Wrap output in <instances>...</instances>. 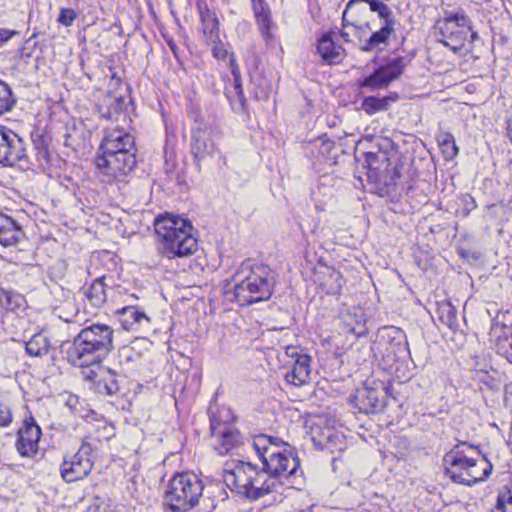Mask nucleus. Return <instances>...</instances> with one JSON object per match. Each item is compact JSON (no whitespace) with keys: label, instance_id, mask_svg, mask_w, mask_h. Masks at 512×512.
I'll return each mask as SVG.
<instances>
[{"label":"nucleus","instance_id":"f3484780","mask_svg":"<svg viewBox=\"0 0 512 512\" xmlns=\"http://www.w3.org/2000/svg\"><path fill=\"white\" fill-rule=\"evenodd\" d=\"M117 314L122 327L127 331L146 332L151 329V318L138 306H125Z\"/></svg>","mask_w":512,"mask_h":512},{"label":"nucleus","instance_id":"6e6d98bb","mask_svg":"<svg viewBox=\"0 0 512 512\" xmlns=\"http://www.w3.org/2000/svg\"><path fill=\"white\" fill-rule=\"evenodd\" d=\"M351 28H343L340 32L341 37L344 39L345 42H351Z\"/></svg>","mask_w":512,"mask_h":512},{"label":"nucleus","instance_id":"8fccbe9b","mask_svg":"<svg viewBox=\"0 0 512 512\" xmlns=\"http://www.w3.org/2000/svg\"><path fill=\"white\" fill-rule=\"evenodd\" d=\"M212 53L213 56L217 59H225L228 55L227 50L224 48L222 44H219L218 41L215 43H212Z\"/></svg>","mask_w":512,"mask_h":512},{"label":"nucleus","instance_id":"5701e85b","mask_svg":"<svg viewBox=\"0 0 512 512\" xmlns=\"http://www.w3.org/2000/svg\"><path fill=\"white\" fill-rule=\"evenodd\" d=\"M108 87L106 103L109 107V112L107 116L111 117L113 113H118L122 109L126 98L127 86L123 83L122 79L113 72Z\"/></svg>","mask_w":512,"mask_h":512},{"label":"nucleus","instance_id":"2f4dec72","mask_svg":"<svg viewBox=\"0 0 512 512\" xmlns=\"http://www.w3.org/2000/svg\"><path fill=\"white\" fill-rule=\"evenodd\" d=\"M200 18L206 41L208 43L219 41V21L216 14L206 7L201 9Z\"/></svg>","mask_w":512,"mask_h":512},{"label":"nucleus","instance_id":"603ef678","mask_svg":"<svg viewBox=\"0 0 512 512\" xmlns=\"http://www.w3.org/2000/svg\"><path fill=\"white\" fill-rule=\"evenodd\" d=\"M165 166L166 171H171L175 168V162L172 160V152L169 153L168 150H165Z\"/></svg>","mask_w":512,"mask_h":512},{"label":"nucleus","instance_id":"13d9d810","mask_svg":"<svg viewBox=\"0 0 512 512\" xmlns=\"http://www.w3.org/2000/svg\"><path fill=\"white\" fill-rule=\"evenodd\" d=\"M507 132H508V135L512 141V118L509 119L508 123H507Z\"/></svg>","mask_w":512,"mask_h":512},{"label":"nucleus","instance_id":"e433bc0d","mask_svg":"<svg viewBox=\"0 0 512 512\" xmlns=\"http://www.w3.org/2000/svg\"><path fill=\"white\" fill-rule=\"evenodd\" d=\"M41 436L40 427L35 423L33 417L25 419L23 426L18 431V439L31 443L38 442Z\"/></svg>","mask_w":512,"mask_h":512},{"label":"nucleus","instance_id":"5fc2aeb1","mask_svg":"<svg viewBox=\"0 0 512 512\" xmlns=\"http://www.w3.org/2000/svg\"><path fill=\"white\" fill-rule=\"evenodd\" d=\"M333 436V431L329 428L325 429L321 435H320V439H319V442L321 443L323 440H327V441H330L331 438Z\"/></svg>","mask_w":512,"mask_h":512},{"label":"nucleus","instance_id":"4c0bfd02","mask_svg":"<svg viewBox=\"0 0 512 512\" xmlns=\"http://www.w3.org/2000/svg\"><path fill=\"white\" fill-rule=\"evenodd\" d=\"M389 107V98L383 97L378 98L369 96L364 98L362 102V109L369 115H373L377 112L387 110Z\"/></svg>","mask_w":512,"mask_h":512},{"label":"nucleus","instance_id":"20e7f679","mask_svg":"<svg viewBox=\"0 0 512 512\" xmlns=\"http://www.w3.org/2000/svg\"><path fill=\"white\" fill-rule=\"evenodd\" d=\"M233 288L226 290L228 300L249 306L268 300L276 283L275 272L265 264H243L232 277Z\"/></svg>","mask_w":512,"mask_h":512},{"label":"nucleus","instance_id":"ddd939ff","mask_svg":"<svg viewBox=\"0 0 512 512\" xmlns=\"http://www.w3.org/2000/svg\"><path fill=\"white\" fill-rule=\"evenodd\" d=\"M0 163L5 166L27 164L26 149L22 139L13 131L0 125Z\"/></svg>","mask_w":512,"mask_h":512},{"label":"nucleus","instance_id":"0e129e2a","mask_svg":"<svg viewBox=\"0 0 512 512\" xmlns=\"http://www.w3.org/2000/svg\"><path fill=\"white\" fill-rule=\"evenodd\" d=\"M399 196H400V194H393L392 201H394L396 198L398 199Z\"/></svg>","mask_w":512,"mask_h":512},{"label":"nucleus","instance_id":"e2e57ef3","mask_svg":"<svg viewBox=\"0 0 512 512\" xmlns=\"http://www.w3.org/2000/svg\"><path fill=\"white\" fill-rule=\"evenodd\" d=\"M169 46H170V48L175 52V45H174V44H172L171 42H169Z\"/></svg>","mask_w":512,"mask_h":512},{"label":"nucleus","instance_id":"393cba45","mask_svg":"<svg viewBox=\"0 0 512 512\" xmlns=\"http://www.w3.org/2000/svg\"><path fill=\"white\" fill-rule=\"evenodd\" d=\"M310 378V357L307 355L298 356L293 367L286 372L285 380L294 386H302Z\"/></svg>","mask_w":512,"mask_h":512},{"label":"nucleus","instance_id":"bb28decb","mask_svg":"<svg viewBox=\"0 0 512 512\" xmlns=\"http://www.w3.org/2000/svg\"><path fill=\"white\" fill-rule=\"evenodd\" d=\"M359 0H350L346 5L343 12V28H351L353 33L361 31L363 28H367L370 31L373 30V26L370 22L362 23L356 16L359 14Z\"/></svg>","mask_w":512,"mask_h":512},{"label":"nucleus","instance_id":"79ce46f5","mask_svg":"<svg viewBox=\"0 0 512 512\" xmlns=\"http://www.w3.org/2000/svg\"><path fill=\"white\" fill-rule=\"evenodd\" d=\"M16 447L21 456L30 457L37 452L38 442H33L30 444L28 441H22V439H18Z\"/></svg>","mask_w":512,"mask_h":512},{"label":"nucleus","instance_id":"aec40b11","mask_svg":"<svg viewBox=\"0 0 512 512\" xmlns=\"http://www.w3.org/2000/svg\"><path fill=\"white\" fill-rule=\"evenodd\" d=\"M341 329L346 334L361 337L366 333L364 312L358 307L344 308L339 313Z\"/></svg>","mask_w":512,"mask_h":512},{"label":"nucleus","instance_id":"6ab92c4d","mask_svg":"<svg viewBox=\"0 0 512 512\" xmlns=\"http://www.w3.org/2000/svg\"><path fill=\"white\" fill-rule=\"evenodd\" d=\"M252 8L260 34L267 45H271L275 36L273 30L276 25L272 21L271 10L265 0H251Z\"/></svg>","mask_w":512,"mask_h":512},{"label":"nucleus","instance_id":"423d86ee","mask_svg":"<svg viewBox=\"0 0 512 512\" xmlns=\"http://www.w3.org/2000/svg\"><path fill=\"white\" fill-rule=\"evenodd\" d=\"M439 41L453 52L463 50L468 43L477 38L472 22L463 10L446 11L438 22Z\"/></svg>","mask_w":512,"mask_h":512},{"label":"nucleus","instance_id":"f8f14e48","mask_svg":"<svg viewBox=\"0 0 512 512\" xmlns=\"http://www.w3.org/2000/svg\"><path fill=\"white\" fill-rule=\"evenodd\" d=\"M252 475H256L254 465L249 462L237 461L225 464L222 477L225 485L232 492L247 499Z\"/></svg>","mask_w":512,"mask_h":512},{"label":"nucleus","instance_id":"39448f33","mask_svg":"<svg viewBox=\"0 0 512 512\" xmlns=\"http://www.w3.org/2000/svg\"><path fill=\"white\" fill-rule=\"evenodd\" d=\"M203 482L195 475L176 474L169 482L166 500L172 512H199L197 506L203 493Z\"/></svg>","mask_w":512,"mask_h":512},{"label":"nucleus","instance_id":"7c9ffc66","mask_svg":"<svg viewBox=\"0 0 512 512\" xmlns=\"http://www.w3.org/2000/svg\"><path fill=\"white\" fill-rule=\"evenodd\" d=\"M192 153L196 159H203L212 155L216 148L210 136L205 131H195L192 136Z\"/></svg>","mask_w":512,"mask_h":512},{"label":"nucleus","instance_id":"c756f323","mask_svg":"<svg viewBox=\"0 0 512 512\" xmlns=\"http://www.w3.org/2000/svg\"><path fill=\"white\" fill-rule=\"evenodd\" d=\"M106 277L101 276L96 278L88 288L85 289V297L91 305L100 308L106 303L107 300V287L105 282Z\"/></svg>","mask_w":512,"mask_h":512},{"label":"nucleus","instance_id":"052dcab7","mask_svg":"<svg viewBox=\"0 0 512 512\" xmlns=\"http://www.w3.org/2000/svg\"><path fill=\"white\" fill-rule=\"evenodd\" d=\"M508 509L502 508V509H496L495 512H512V506H508Z\"/></svg>","mask_w":512,"mask_h":512},{"label":"nucleus","instance_id":"f03ea898","mask_svg":"<svg viewBox=\"0 0 512 512\" xmlns=\"http://www.w3.org/2000/svg\"><path fill=\"white\" fill-rule=\"evenodd\" d=\"M154 229L157 250L164 258H186L198 250L194 228L188 219L170 213L161 214L154 220Z\"/></svg>","mask_w":512,"mask_h":512},{"label":"nucleus","instance_id":"7ed1b4c3","mask_svg":"<svg viewBox=\"0 0 512 512\" xmlns=\"http://www.w3.org/2000/svg\"><path fill=\"white\" fill-rule=\"evenodd\" d=\"M114 330L106 324L83 327L70 343L66 356L70 364L90 367L100 364L114 349Z\"/></svg>","mask_w":512,"mask_h":512},{"label":"nucleus","instance_id":"f257e3e1","mask_svg":"<svg viewBox=\"0 0 512 512\" xmlns=\"http://www.w3.org/2000/svg\"><path fill=\"white\" fill-rule=\"evenodd\" d=\"M102 182H121L136 165L135 141L123 129L107 131L95 158Z\"/></svg>","mask_w":512,"mask_h":512},{"label":"nucleus","instance_id":"ea45409f","mask_svg":"<svg viewBox=\"0 0 512 512\" xmlns=\"http://www.w3.org/2000/svg\"><path fill=\"white\" fill-rule=\"evenodd\" d=\"M323 287L326 289V293L330 295H337L340 293L343 286V277L340 272L336 270L329 271Z\"/></svg>","mask_w":512,"mask_h":512},{"label":"nucleus","instance_id":"473e14b6","mask_svg":"<svg viewBox=\"0 0 512 512\" xmlns=\"http://www.w3.org/2000/svg\"><path fill=\"white\" fill-rule=\"evenodd\" d=\"M393 25L394 19L381 21L380 28L371 34L362 49L364 51H371L378 48L381 44H386L394 31Z\"/></svg>","mask_w":512,"mask_h":512},{"label":"nucleus","instance_id":"c85d7f7f","mask_svg":"<svg viewBox=\"0 0 512 512\" xmlns=\"http://www.w3.org/2000/svg\"><path fill=\"white\" fill-rule=\"evenodd\" d=\"M20 235L19 225L11 217L0 213V244L5 247L15 245Z\"/></svg>","mask_w":512,"mask_h":512},{"label":"nucleus","instance_id":"412c9836","mask_svg":"<svg viewBox=\"0 0 512 512\" xmlns=\"http://www.w3.org/2000/svg\"><path fill=\"white\" fill-rule=\"evenodd\" d=\"M334 32L324 33L317 42V52L323 63L328 65L339 64L345 57V49L335 43Z\"/></svg>","mask_w":512,"mask_h":512},{"label":"nucleus","instance_id":"de8ad7c7","mask_svg":"<svg viewBox=\"0 0 512 512\" xmlns=\"http://www.w3.org/2000/svg\"><path fill=\"white\" fill-rule=\"evenodd\" d=\"M12 421V414L9 407L0 405V426H8Z\"/></svg>","mask_w":512,"mask_h":512},{"label":"nucleus","instance_id":"a211bd4d","mask_svg":"<svg viewBox=\"0 0 512 512\" xmlns=\"http://www.w3.org/2000/svg\"><path fill=\"white\" fill-rule=\"evenodd\" d=\"M255 474L252 475L251 484L248 487L247 499L250 501H256L270 494L277 487V479L271 476L265 466H263L262 470L257 469L255 466Z\"/></svg>","mask_w":512,"mask_h":512},{"label":"nucleus","instance_id":"864d4df0","mask_svg":"<svg viewBox=\"0 0 512 512\" xmlns=\"http://www.w3.org/2000/svg\"><path fill=\"white\" fill-rule=\"evenodd\" d=\"M230 69H231L233 79H237V78L241 77L239 67L234 58L230 59Z\"/></svg>","mask_w":512,"mask_h":512},{"label":"nucleus","instance_id":"b1692460","mask_svg":"<svg viewBox=\"0 0 512 512\" xmlns=\"http://www.w3.org/2000/svg\"><path fill=\"white\" fill-rule=\"evenodd\" d=\"M490 341L497 348L498 353L505 354L512 350V327L495 321L489 332Z\"/></svg>","mask_w":512,"mask_h":512},{"label":"nucleus","instance_id":"680f3d73","mask_svg":"<svg viewBox=\"0 0 512 512\" xmlns=\"http://www.w3.org/2000/svg\"><path fill=\"white\" fill-rule=\"evenodd\" d=\"M169 46H170V48L175 52V45H174V44H172L171 42H169Z\"/></svg>","mask_w":512,"mask_h":512},{"label":"nucleus","instance_id":"72a5a7b5","mask_svg":"<svg viewBox=\"0 0 512 512\" xmlns=\"http://www.w3.org/2000/svg\"><path fill=\"white\" fill-rule=\"evenodd\" d=\"M50 348V342L43 333L34 334L29 341L25 342L26 353L31 357L46 355Z\"/></svg>","mask_w":512,"mask_h":512},{"label":"nucleus","instance_id":"1a4fd4ad","mask_svg":"<svg viewBox=\"0 0 512 512\" xmlns=\"http://www.w3.org/2000/svg\"><path fill=\"white\" fill-rule=\"evenodd\" d=\"M94 465V447L83 442L78 451L61 464V476L67 483L76 482L87 477Z\"/></svg>","mask_w":512,"mask_h":512},{"label":"nucleus","instance_id":"dca6fc26","mask_svg":"<svg viewBox=\"0 0 512 512\" xmlns=\"http://www.w3.org/2000/svg\"><path fill=\"white\" fill-rule=\"evenodd\" d=\"M512 217V199H501L500 201L487 203L484 215L487 229L495 230L502 234V226Z\"/></svg>","mask_w":512,"mask_h":512},{"label":"nucleus","instance_id":"3c124183","mask_svg":"<svg viewBox=\"0 0 512 512\" xmlns=\"http://www.w3.org/2000/svg\"><path fill=\"white\" fill-rule=\"evenodd\" d=\"M234 90H235V93L237 94L239 100L241 102H243L245 98H244V92H243L242 84H241V77L234 79Z\"/></svg>","mask_w":512,"mask_h":512},{"label":"nucleus","instance_id":"2eb2a0df","mask_svg":"<svg viewBox=\"0 0 512 512\" xmlns=\"http://www.w3.org/2000/svg\"><path fill=\"white\" fill-rule=\"evenodd\" d=\"M377 337L378 345L386 348L388 357L403 356L408 350L406 335L397 327H384L379 331Z\"/></svg>","mask_w":512,"mask_h":512},{"label":"nucleus","instance_id":"37998d69","mask_svg":"<svg viewBox=\"0 0 512 512\" xmlns=\"http://www.w3.org/2000/svg\"><path fill=\"white\" fill-rule=\"evenodd\" d=\"M77 17V13L72 8H61L57 21L64 26H71Z\"/></svg>","mask_w":512,"mask_h":512},{"label":"nucleus","instance_id":"0eeeda50","mask_svg":"<svg viewBox=\"0 0 512 512\" xmlns=\"http://www.w3.org/2000/svg\"><path fill=\"white\" fill-rule=\"evenodd\" d=\"M260 457L263 466L271 476L277 479V483L280 480L293 488H299L303 485V471L300 469L298 457L292 452L273 451L265 448L264 452L260 453Z\"/></svg>","mask_w":512,"mask_h":512},{"label":"nucleus","instance_id":"58836bf2","mask_svg":"<svg viewBox=\"0 0 512 512\" xmlns=\"http://www.w3.org/2000/svg\"><path fill=\"white\" fill-rule=\"evenodd\" d=\"M437 141L446 157L453 158L458 154V147L456 146L454 136L451 133H440L437 136Z\"/></svg>","mask_w":512,"mask_h":512},{"label":"nucleus","instance_id":"4468645a","mask_svg":"<svg viewBox=\"0 0 512 512\" xmlns=\"http://www.w3.org/2000/svg\"><path fill=\"white\" fill-rule=\"evenodd\" d=\"M405 69L404 58L390 59L385 65L380 66L374 73L358 80L359 86L371 91L387 87L392 81L399 78Z\"/></svg>","mask_w":512,"mask_h":512},{"label":"nucleus","instance_id":"9b49d317","mask_svg":"<svg viewBox=\"0 0 512 512\" xmlns=\"http://www.w3.org/2000/svg\"><path fill=\"white\" fill-rule=\"evenodd\" d=\"M386 387L383 382L373 386L365 384L351 396L350 402L364 414H374L382 411L386 405Z\"/></svg>","mask_w":512,"mask_h":512},{"label":"nucleus","instance_id":"f704fd0d","mask_svg":"<svg viewBox=\"0 0 512 512\" xmlns=\"http://www.w3.org/2000/svg\"><path fill=\"white\" fill-rule=\"evenodd\" d=\"M359 13L366 10V5H369L371 12H376L380 21H389L393 19L391 9L381 0H359Z\"/></svg>","mask_w":512,"mask_h":512},{"label":"nucleus","instance_id":"4be33fe9","mask_svg":"<svg viewBox=\"0 0 512 512\" xmlns=\"http://www.w3.org/2000/svg\"><path fill=\"white\" fill-rule=\"evenodd\" d=\"M468 466V472H465V476H467V486H472L478 482L484 481L492 471V464L476 447L475 453L472 454V460Z\"/></svg>","mask_w":512,"mask_h":512},{"label":"nucleus","instance_id":"c03bdc74","mask_svg":"<svg viewBox=\"0 0 512 512\" xmlns=\"http://www.w3.org/2000/svg\"><path fill=\"white\" fill-rule=\"evenodd\" d=\"M508 506H512V490L510 488H507V491L498 497L496 509H508Z\"/></svg>","mask_w":512,"mask_h":512},{"label":"nucleus","instance_id":"c9c22d12","mask_svg":"<svg viewBox=\"0 0 512 512\" xmlns=\"http://www.w3.org/2000/svg\"><path fill=\"white\" fill-rule=\"evenodd\" d=\"M437 313L439 320L450 329H455L458 326L457 311L451 302L443 301L439 303Z\"/></svg>","mask_w":512,"mask_h":512},{"label":"nucleus","instance_id":"49530a36","mask_svg":"<svg viewBox=\"0 0 512 512\" xmlns=\"http://www.w3.org/2000/svg\"><path fill=\"white\" fill-rule=\"evenodd\" d=\"M459 200L464 203L463 214L468 215L476 207V202L471 194H460Z\"/></svg>","mask_w":512,"mask_h":512},{"label":"nucleus","instance_id":"6e6552de","mask_svg":"<svg viewBox=\"0 0 512 512\" xmlns=\"http://www.w3.org/2000/svg\"><path fill=\"white\" fill-rule=\"evenodd\" d=\"M231 409L221 407L210 416V429L215 440L214 448L220 455L228 454L241 443L239 431L234 427Z\"/></svg>","mask_w":512,"mask_h":512},{"label":"nucleus","instance_id":"09e8293b","mask_svg":"<svg viewBox=\"0 0 512 512\" xmlns=\"http://www.w3.org/2000/svg\"><path fill=\"white\" fill-rule=\"evenodd\" d=\"M19 35L18 31L10 29H0V47H3L11 38Z\"/></svg>","mask_w":512,"mask_h":512},{"label":"nucleus","instance_id":"a19ab883","mask_svg":"<svg viewBox=\"0 0 512 512\" xmlns=\"http://www.w3.org/2000/svg\"><path fill=\"white\" fill-rule=\"evenodd\" d=\"M15 104V98L8 84L0 81V115L10 111Z\"/></svg>","mask_w":512,"mask_h":512},{"label":"nucleus","instance_id":"bf43d9fd","mask_svg":"<svg viewBox=\"0 0 512 512\" xmlns=\"http://www.w3.org/2000/svg\"><path fill=\"white\" fill-rule=\"evenodd\" d=\"M318 428L319 427L317 425L312 426V428H311V430H312V440L313 441H316V435L315 434L317 433Z\"/></svg>","mask_w":512,"mask_h":512},{"label":"nucleus","instance_id":"9d476101","mask_svg":"<svg viewBox=\"0 0 512 512\" xmlns=\"http://www.w3.org/2000/svg\"><path fill=\"white\" fill-rule=\"evenodd\" d=\"M473 453H475V446L460 442L444 455L445 473L453 482L466 485L465 472H468Z\"/></svg>","mask_w":512,"mask_h":512},{"label":"nucleus","instance_id":"cd10ccee","mask_svg":"<svg viewBox=\"0 0 512 512\" xmlns=\"http://www.w3.org/2000/svg\"><path fill=\"white\" fill-rule=\"evenodd\" d=\"M389 166V158L383 151L365 153L364 167L367 168L369 179H377L378 176L386 171Z\"/></svg>","mask_w":512,"mask_h":512},{"label":"nucleus","instance_id":"a18cd8bd","mask_svg":"<svg viewBox=\"0 0 512 512\" xmlns=\"http://www.w3.org/2000/svg\"><path fill=\"white\" fill-rule=\"evenodd\" d=\"M508 506H512V490L510 488H507V491L498 497L496 509H508Z\"/></svg>","mask_w":512,"mask_h":512},{"label":"nucleus","instance_id":"a878e982","mask_svg":"<svg viewBox=\"0 0 512 512\" xmlns=\"http://www.w3.org/2000/svg\"><path fill=\"white\" fill-rule=\"evenodd\" d=\"M91 373L97 378V388L99 392L106 393L107 395H115L120 390V376L112 369L100 367L99 373L94 371Z\"/></svg>","mask_w":512,"mask_h":512},{"label":"nucleus","instance_id":"4d7b16f0","mask_svg":"<svg viewBox=\"0 0 512 512\" xmlns=\"http://www.w3.org/2000/svg\"><path fill=\"white\" fill-rule=\"evenodd\" d=\"M286 354H287L288 356H290L291 358H294V357H297V358H298V356H300V355L298 354L297 347H295V346H288V347L286 348Z\"/></svg>","mask_w":512,"mask_h":512}]
</instances>
